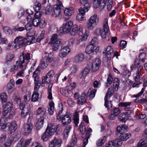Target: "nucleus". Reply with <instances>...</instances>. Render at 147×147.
I'll use <instances>...</instances> for the list:
<instances>
[{
    "label": "nucleus",
    "instance_id": "nucleus-1",
    "mask_svg": "<svg viewBox=\"0 0 147 147\" xmlns=\"http://www.w3.org/2000/svg\"><path fill=\"white\" fill-rule=\"evenodd\" d=\"M62 126L58 124L57 126L51 123L49 124L47 127L43 135L41 136V139L43 141H46L52 136L55 131L58 132L61 130Z\"/></svg>",
    "mask_w": 147,
    "mask_h": 147
},
{
    "label": "nucleus",
    "instance_id": "nucleus-2",
    "mask_svg": "<svg viewBox=\"0 0 147 147\" xmlns=\"http://www.w3.org/2000/svg\"><path fill=\"white\" fill-rule=\"evenodd\" d=\"M30 42L27 38L21 36L17 37L14 39L13 47L18 49L23 46L29 45Z\"/></svg>",
    "mask_w": 147,
    "mask_h": 147
},
{
    "label": "nucleus",
    "instance_id": "nucleus-3",
    "mask_svg": "<svg viewBox=\"0 0 147 147\" xmlns=\"http://www.w3.org/2000/svg\"><path fill=\"white\" fill-rule=\"evenodd\" d=\"M53 53L51 52L48 53L47 52H45V54L43 56L42 59L40 62L41 67L42 69H44L46 68L48 65V62H51L53 60L52 57Z\"/></svg>",
    "mask_w": 147,
    "mask_h": 147
},
{
    "label": "nucleus",
    "instance_id": "nucleus-4",
    "mask_svg": "<svg viewBox=\"0 0 147 147\" xmlns=\"http://www.w3.org/2000/svg\"><path fill=\"white\" fill-rule=\"evenodd\" d=\"M62 40L58 38V36L56 34H53L51 38L50 42L53 44L52 49L53 51H57L62 45Z\"/></svg>",
    "mask_w": 147,
    "mask_h": 147
},
{
    "label": "nucleus",
    "instance_id": "nucleus-5",
    "mask_svg": "<svg viewBox=\"0 0 147 147\" xmlns=\"http://www.w3.org/2000/svg\"><path fill=\"white\" fill-rule=\"evenodd\" d=\"M20 108L22 110L21 116L22 117L25 118L28 115L30 109L29 105L26 104L24 105L23 103H20L19 105Z\"/></svg>",
    "mask_w": 147,
    "mask_h": 147
},
{
    "label": "nucleus",
    "instance_id": "nucleus-6",
    "mask_svg": "<svg viewBox=\"0 0 147 147\" xmlns=\"http://www.w3.org/2000/svg\"><path fill=\"white\" fill-rule=\"evenodd\" d=\"M131 102H121L119 104V106L120 107H125V110L126 112L124 113L129 118L131 116V115L133 113V111L130 109L129 107H127L129 106L131 104Z\"/></svg>",
    "mask_w": 147,
    "mask_h": 147
},
{
    "label": "nucleus",
    "instance_id": "nucleus-7",
    "mask_svg": "<svg viewBox=\"0 0 147 147\" xmlns=\"http://www.w3.org/2000/svg\"><path fill=\"white\" fill-rule=\"evenodd\" d=\"M98 21V18L96 14L90 17L89 19L87 24V26L89 30H92L93 28L94 24H96Z\"/></svg>",
    "mask_w": 147,
    "mask_h": 147
},
{
    "label": "nucleus",
    "instance_id": "nucleus-8",
    "mask_svg": "<svg viewBox=\"0 0 147 147\" xmlns=\"http://www.w3.org/2000/svg\"><path fill=\"white\" fill-rule=\"evenodd\" d=\"M58 3L57 4L55 5L53 7V13L55 17L59 16L60 14L61 11V8L63 7L62 4L61 2L59 0L58 1Z\"/></svg>",
    "mask_w": 147,
    "mask_h": 147
},
{
    "label": "nucleus",
    "instance_id": "nucleus-9",
    "mask_svg": "<svg viewBox=\"0 0 147 147\" xmlns=\"http://www.w3.org/2000/svg\"><path fill=\"white\" fill-rule=\"evenodd\" d=\"M3 116L0 120V125L1 126V129H4L6 127L5 123L8 121V112H3Z\"/></svg>",
    "mask_w": 147,
    "mask_h": 147
},
{
    "label": "nucleus",
    "instance_id": "nucleus-10",
    "mask_svg": "<svg viewBox=\"0 0 147 147\" xmlns=\"http://www.w3.org/2000/svg\"><path fill=\"white\" fill-rule=\"evenodd\" d=\"M42 16L41 12L36 13L32 21L33 25L36 27L39 26V24L41 20L40 18Z\"/></svg>",
    "mask_w": 147,
    "mask_h": 147
},
{
    "label": "nucleus",
    "instance_id": "nucleus-11",
    "mask_svg": "<svg viewBox=\"0 0 147 147\" xmlns=\"http://www.w3.org/2000/svg\"><path fill=\"white\" fill-rule=\"evenodd\" d=\"M7 125V127H8V131L10 134L14 132L17 128V125L15 121L11 123L8 122Z\"/></svg>",
    "mask_w": 147,
    "mask_h": 147
},
{
    "label": "nucleus",
    "instance_id": "nucleus-12",
    "mask_svg": "<svg viewBox=\"0 0 147 147\" xmlns=\"http://www.w3.org/2000/svg\"><path fill=\"white\" fill-rule=\"evenodd\" d=\"M82 29L81 26L75 24L72 26L69 33L71 35H74L76 34L78 31L82 32Z\"/></svg>",
    "mask_w": 147,
    "mask_h": 147
},
{
    "label": "nucleus",
    "instance_id": "nucleus-13",
    "mask_svg": "<svg viewBox=\"0 0 147 147\" xmlns=\"http://www.w3.org/2000/svg\"><path fill=\"white\" fill-rule=\"evenodd\" d=\"M73 24V22L70 21L63 24L62 27L66 33H69Z\"/></svg>",
    "mask_w": 147,
    "mask_h": 147
},
{
    "label": "nucleus",
    "instance_id": "nucleus-14",
    "mask_svg": "<svg viewBox=\"0 0 147 147\" xmlns=\"http://www.w3.org/2000/svg\"><path fill=\"white\" fill-rule=\"evenodd\" d=\"M99 48L97 47H94L93 45H87L85 49V52L86 54H89L92 52H94V50L96 52L98 51Z\"/></svg>",
    "mask_w": 147,
    "mask_h": 147
},
{
    "label": "nucleus",
    "instance_id": "nucleus-15",
    "mask_svg": "<svg viewBox=\"0 0 147 147\" xmlns=\"http://www.w3.org/2000/svg\"><path fill=\"white\" fill-rule=\"evenodd\" d=\"M33 127L32 124L31 123H28L27 124H25L24 127V135H26L30 133Z\"/></svg>",
    "mask_w": 147,
    "mask_h": 147
},
{
    "label": "nucleus",
    "instance_id": "nucleus-16",
    "mask_svg": "<svg viewBox=\"0 0 147 147\" xmlns=\"http://www.w3.org/2000/svg\"><path fill=\"white\" fill-rule=\"evenodd\" d=\"M101 65V61L99 59H96L95 61L92 64L91 67L92 71H96L98 69Z\"/></svg>",
    "mask_w": 147,
    "mask_h": 147
},
{
    "label": "nucleus",
    "instance_id": "nucleus-17",
    "mask_svg": "<svg viewBox=\"0 0 147 147\" xmlns=\"http://www.w3.org/2000/svg\"><path fill=\"white\" fill-rule=\"evenodd\" d=\"M71 121V118L69 115L65 114L62 118V122L63 125L69 124Z\"/></svg>",
    "mask_w": 147,
    "mask_h": 147
},
{
    "label": "nucleus",
    "instance_id": "nucleus-18",
    "mask_svg": "<svg viewBox=\"0 0 147 147\" xmlns=\"http://www.w3.org/2000/svg\"><path fill=\"white\" fill-rule=\"evenodd\" d=\"M70 51V50L68 47H64L62 49L60 53H59V56L61 58L65 57Z\"/></svg>",
    "mask_w": 147,
    "mask_h": 147
},
{
    "label": "nucleus",
    "instance_id": "nucleus-19",
    "mask_svg": "<svg viewBox=\"0 0 147 147\" xmlns=\"http://www.w3.org/2000/svg\"><path fill=\"white\" fill-rule=\"evenodd\" d=\"M114 92V89L113 87L111 86L109 88L105 97V101L106 102L107 101L108 98L113 96Z\"/></svg>",
    "mask_w": 147,
    "mask_h": 147
},
{
    "label": "nucleus",
    "instance_id": "nucleus-20",
    "mask_svg": "<svg viewBox=\"0 0 147 147\" xmlns=\"http://www.w3.org/2000/svg\"><path fill=\"white\" fill-rule=\"evenodd\" d=\"M113 49L110 46H108L105 49V52H103V53H105V55L107 57V59L110 60L111 59V55L113 53Z\"/></svg>",
    "mask_w": 147,
    "mask_h": 147
},
{
    "label": "nucleus",
    "instance_id": "nucleus-21",
    "mask_svg": "<svg viewBox=\"0 0 147 147\" xmlns=\"http://www.w3.org/2000/svg\"><path fill=\"white\" fill-rule=\"evenodd\" d=\"M89 34V32L88 31H86L82 38L79 40V44L81 45V46L82 47H85V41L86 40Z\"/></svg>",
    "mask_w": 147,
    "mask_h": 147
},
{
    "label": "nucleus",
    "instance_id": "nucleus-22",
    "mask_svg": "<svg viewBox=\"0 0 147 147\" xmlns=\"http://www.w3.org/2000/svg\"><path fill=\"white\" fill-rule=\"evenodd\" d=\"M44 117L42 116L40 117L36 123V128L37 130H39L43 127L44 123Z\"/></svg>",
    "mask_w": 147,
    "mask_h": 147
},
{
    "label": "nucleus",
    "instance_id": "nucleus-23",
    "mask_svg": "<svg viewBox=\"0 0 147 147\" xmlns=\"http://www.w3.org/2000/svg\"><path fill=\"white\" fill-rule=\"evenodd\" d=\"M15 82L12 80H10V82L7 85V90L9 94H11L14 89Z\"/></svg>",
    "mask_w": 147,
    "mask_h": 147
},
{
    "label": "nucleus",
    "instance_id": "nucleus-24",
    "mask_svg": "<svg viewBox=\"0 0 147 147\" xmlns=\"http://www.w3.org/2000/svg\"><path fill=\"white\" fill-rule=\"evenodd\" d=\"M61 142L60 140L55 139L52 140L49 144V147H60L61 145Z\"/></svg>",
    "mask_w": 147,
    "mask_h": 147
},
{
    "label": "nucleus",
    "instance_id": "nucleus-25",
    "mask_svg": "<svg viewBox=\"0 0 147 147\" xmlns=\"http://www.w3.org/2000/svg\"><path fill=\"white\" fill-rule=\"evenodd\" d=\"M75 12L74 8L72 7L66 8L64 10V13L65 15L71 16L73 15Z\"/></svg>",
    "mask_w": 147,
    "mask_h": 147
},
{
    "label": "nucleus",
    "instance_id": "nucleus-26",
    "mask_svg": "<svg viewBox=\"0 0 147 147\" xmlns=\"http://www.w3.org/2000/svg\"><path fill=\"white\" fill-rule=\"evenodd\" d=\"M30 55V53H27L25 55L20 56L19 61L22 64L24 63L25 60L27 61L30 60L31 58Z\"/></svg>",
    "mask_w": 147,
    "mask_h": 147
},
{
    "label": "nucleus",
    "instance_id": "nucleus-27",
    "mask_svg": "<svg viewBox=\"0 0 147 147\" xmlns=\"http://www.w3.org/2000/svg\"><path fill=\"white\" fill-rule=\"evenodd\" d=\"M109 32L105 31L104 30H103L98 28L95 30V33L97 35L100 34L102 38H106V33Z\"/></svg>",
    "mask_w": 147,
    "mask_h": 147
},
{
    "label": "nucleus",
    "instance_id": "nucleus-28",
    "mask_svg": "<svg viewBox=\"0 0 147 147\" xmlns=\"http://www.w3.org/2000/svg\"><path fill=\"white\" fill-rule=\"evenodd\" d=\"M89 0H80V3L84 6V8L86 9L87 11H88V9L91 7L90 3H88Z\"/></svg>",
    "mask_w": 147,
    "mask_h": 147
},
{
    "label": "nucleus",
    "instance_id": "nucleus-29",
    "mask_svg": "<svg viewBox=\"0 0 147 147\" xmlns=\"http://www.w3.org/2000/svg\"><path fill=\"white\" fill-rule=\"evenodd\" d=\"M12 102H7L4 108L3 112L8 113V112L11 111V108H12Z\"/></svg>",
    "mask_w": 147,
    "mask_h": 147
},
{
    "label": "nucleus",
    "instance_id": "nucleus-30",
    "mask_svg": "<svg viewBox=\"0 0 147 147\" xmlns=\"http://www.w3.org/2000/svg\"><path fill=\"white\" fill-rule=\"evenodd\" d=\"M84 55L82 53H79L77 55L75 58V62L76 63H79L82 62L83 60Z\"/></svg>",
    "mask_w": 147,
    "mask_h": 147
},
{
    "label": "nucleus",
    "instance_id": "nucleus-31",
    "mask_svg": "<svg viewBox=\"0 0 147 147\" xmlns=\"http://www.w3.org/2000/svg\"><path fill=\"white\" fill-rule=\"evenodd\" d=\"M138 147H147V140L144 138L141 140L138 143Z\"/></svg>",
    "mask_w": 147,
    "mask_h": 147
},
{
    "label": "nucleus",
    "instance_id": "nucleus-32",
    "mask_svg": "<svg viewBox=\"0 0 147 147\" xmlns=\"http://www.w3.org/2000/svg\"><path fill=\"white\" fill-rule=\"evenodd\" d=\"M131 135L129 134L125 133L122 132L120 134V138L122 141H126L130 137Z\"/></svg>",
    "mask_w": 147,
    "mask_h": 147
},
{
    "label": "nucleus",
    "instance_id": "nucleus-33",
    "mask_svg": "<svg viewBox=\"0 0 147 147\" xmlns=\"http://www.w3.org/2000/svg\"><path fill=\"white\" fill-rule=\"evenodd\" d=\"M119 120L121 121L125 122L129 119L127 115L124 113H121L118 117Z\"/></svg>",
    "mask_w": 147,
    "mask_h": 147
},
{
    "label": "nucleus",
    "instance_id": "nucleus-34",
    "mask_svg": "<svg viewBox=\"0 0 147 147\" xmlns=\"http://www.w3.org/2000/svg\"><path fill=\"white\" fill-rule=\"evenodd\" d=\"M20 68H22L23 67V66L18 61L16 62V65H13L11 68L10 71L11 72L17 69L18 68V66Z\"/></svg>",
    "mask_w": 147,
    "mask_h": 147
},
{
    "label": "nucleus",
    "instance_id": "nucleus-35",
    "mask_svg": "<svg viewBox=\"0 0 147 147\" xmlns=\"http://www.w3.org/2000/svg\"><path fill=\"white\" fill-rule=\"evenodd\" d=\"M50 77L47 75L45 76L42 77V81H41L42 84H45V83H49L51 82V78Z\"/></svg>",
    "mask_w": 147,
    "mask_h": 147
},
{
    "label": "nucleus",
    "instance_id": "nucleus-36",
    "mask_svg": "<svg viewBox=\"0 0 147 147\" xmlns=\"http://www.w3.org/2000/svg\"><path fill=\"white\" fill-rule=\"evenodd\" d=\"M79 114L77 112H76L74 115L73 119L74 120V123L76 126L78 125L79 123Z\"/></svg>",
    "mask_w": 147,
    "mask_h": 147
},
{
    "label": "nucleus",
    "instance_id": "nucleus-37",
    "mask_svg": "<svg viewBox=\"0 0 147 147\" xmlns=\"http://www.w3.org/2000/svg\"><path fill=\"white\" fill-rule=\"evenodd\" d=\"M59 112L57 116V119L58 120H61V113L63 111V105L62 104H60L59 106Z\"/></svg>",
    "mask_w": 147,
    "mask_h": 147
},
{
    "label": "nucleus",
    "instance_id": "nucleus-38",
    "mask_svg": "<svg viewBox=\"0 0 147 147\" xmlns=\"http://www.w3.org/2000/svg\"><path fill=\"white\" fill-rule=\"evenodd\" d=\"M71 128L70 125H69L66 127L64 132V137L66 139L67 137Z\"/></svg>",
    "mask_w": 147,
    "mask_h": 147
},
{
    "label": "nucleus",
    "instance_id": "nucleus-39",
    "mask_svg": "<svg viewBox=\"0 0 147 147\" xmlns=\"http://www.w3.org/2000/svg\"><path fill=\"white\" fill-rule=\"evenodd\" d=\"M93 3L95 8H97L99 7L102 8V5L101 0H93Z\"/></svg>",
    "mask_w": 147,
    "mask_h": 147
},
{
    "label": "nucleus",
    "instance_id": "nucleus-40",
    "mask_svg": "<svg viewBox=\"0 0 147 147\" xmlns=\"http://www.w3.org/2000/svg\"><path fill=\"white\" fill-rule=\"evenodd\" d=\"M143 69V67L142 66H140L139 68L138 69L137 73L136 74V76L135 78V82L139 81L140 79V74L141 70Z\"/></svg>",
    "mask_w": 147,
    "mask_h": 147
},
{
    "label": "nucleus",
    "instance_id": "nucleus-41",
    "mask_svg": "<svg viewBox=\"0 0 147 147\" xmlns=\"http://www.w3.org/2000/svg\"><path fill=\"white\" fill-rule=\"evenodd\" d=\"M79 129L82 134H84L86 131V127L84 125V122L81 123L79 125Z\"/></svg>",
    "mask_w": 147,
    "mask_h": 147
},
{
    "label": "nucleus",
    "instance_id": "nucleus-42",
    "mask_svg": "<svg viewBox=\"0 0 147 147\" xmlns=\"http://www.w3.org/2000/svg\"><path fill=\"white\" fill-rule=\"evenodd\" d=\"M14 57V55L13 54H9L7 55L6 59V63L7 64H9V62L11 61Z\"/></svg>",
    "mask_w": 147,
    "mask_h": 147
},
{
    "label": "nucleus",
    "instance_id": "nucleus-43",
    "mask_svg": "<svg viewBox=\"0 0 147 147\" xmlns=\"http://www.w3.org/2000/svg\"><path fill=\"white\" fill-rule=\"evenodd\" d=\"M46 111V110L44 108L39 107L37 110V113L36 114L37 115L41 114L43 116V115L45 113Z\"/></svg>",
    "mask_w": 147,
    "mask_h": 147
},
{
    "label": "nucleus",
    "instance_id": "nucleus-44",
    "mask_svg": "<svg viewBox=\"0 0 147 147\" xmlns=\"http://www.w3.org/2000/svg\"><path fill=\"white\" fill-rule=\"evenodd\" d=\"M95 90H91L89 89L87 92V95L86 96L87 97H89L90 98H93L95 96Z\"/></svg>",
    "mask_w": 147,
    "mask_h": 147
},
{
    "label": "nucleus",
    "instance_id": "nucleus-45",
    "mask_svg": "<svg viewBox=\"0 0 147 147\" xmlns=\"http://www.w3.org/2000/svg\"><path fill=\"white\" fill-rule=\"evenodd\" d=\"M103 30L106 31H109V28L108 25V20L105 19L103 21Z\"/></svg>",
    "mask_w": 147,
    "mask_h": 147
},
{
    "label": "nucleus",
    "instance_id": "nucleus-46",
    "mask_svg": "<svg viewBox=\"0 0 147 147\" xmlns=\"http://www.w3.org/2000/svg\"><path fill=\"white\" fill-rule=\"evenodd\" d=\"M54 105V103L53 102H51L49 103V107L48 109V111L50 115L52 114L53 113Z\"/></svg>",
    "mask_w": 147,
    "mask_h": 147
},
{
    "label": "nucleus",
    "instance_id": "nucleus-47",
    "mask_svg": "<svg viewBox=\"0 0 147 147\" xmlns=\"http://www.w3.org/2000/svg\"><path fill=\"white\" fill-rule=\"evenodd\" d=\"M106 140V137L105 136L102 137L97 141L96 143L97 145L98 146H102L105 142Z\"/></svg>",
    "mask_w": 147,
    "mask_h": 147
},
{
    "label": "nucleus",
    "instance_id": "nucleus-48",
    "mask_svg": "<svg viewBox=\"0 0 147 147\" xmlns=\"http://www.w3.org/2000/svg\"><path fill=\"white\" fill-rule=\"evenodd\" d=\"M90 134L89 133L87 132L86 134V138L84 139L83 144V147H85L88 143V140L89 138Z\"/></svg>",
    "mask_w": 147,
    "mask_h": 147
},
{
    "label": "nucleus",
    "instance_id": "nucleus-49",
    "mask_svg": "<svg viewBox=\"0 0 147 147\" xmlns=\"http://www.w3.org/2000/svg\"><path fill=\"white\" fill-rule=\"evenodd\" d=\"M113 79L112 76L110 74H108V77L107 78L106 86L108 87L112 83Z\"/></svg>",
    "mask_w": 147,
    "mask_h": 147
},
{
    "label": "nucleus",
    "instance_id": "nucleus-50",
    "mask_svg": "<svg viewBox=\"0 0 147 147\" xmlns=\"http://www.w3.org/2000/svg\"><path fill=\"white\" fill-rule=\"evenodd\" d=\"M12 99L14 101H16L17 104H20L21 99L18 94L16 93L14 94L12 96Z\"/></svg>",
    "mask_w": 147,
    "mask_h": 147
},
{
    "label": "nucleus",
    "instance_id": "nucleus-51",
    "mask_svg": "<svg viewBox=\"0 0 147 147\" xmlns=\"http://www.w3.org/2000/svg\"><path fill=\"white\" fill-rule=\"evenodd\" d=\"M114 146L118 147L121 146L122 144V141L120 138L116 139L115 141H113Z\"/></svg>",
    "mask_w": 147,
    "mask_h": 147
},
{
    "label": "nucleus",
    "instance_id": "nucleus-52",
    "mask_svg": "<svg viewBox=\"0 0 147 147\" xmlns=\"http://www.w3.org/2000/svg\"><path fill=\"white\" fill-rule=\"evenodd\" d=\"M120 112L119 109L118 108L115 107L113 108L111 111V113H112L115 116H117Z\"/></svg>",
    "mask_w": 147,
    "mask_h": 147
},
{
    "label": "nucleus",
    "instance_id": "nucleus-53",
    "mask_svg": "<svg viewBox=\"0 0 147 147\" xmlns=\"http://www.w3.org/2000/svg\"><path fill=\"white\" fill-rule=\"evenodd\" d=\"M38 94L36 92H34L32 96L31 100L35 102L38 100Z\"/></svg>",
    "mask_w": 147,
    "mask_h": 147
},
{
    "label": "nucleus",
    "instance_id": "nucleus-54",
    "mask_svg": "<svg viewBox=\"0 0 147 147\" xmlns=\"http://www.w3.org/2000/svg\"><path fill=\"white\" fill-rule=\"evenodd\" d=\"M39 24V26L40 28H44L47 25V22L45 19H41Z\"/></svg>",
    "mask_w": 147,
    "mask_h": 147
},
{
    "label": "nucleus",
    "instance_id": "nucleus-55",
    "mask_svg": "<svg viewBox=\"0 0 147 147\" xmlns=\"http://www.w3.org/2000/svg\"><path fill=\"white\" fill-rule=\"evenodd\" d=\"M4 32L7 34L10 35L11 34L12 31L11 29L8 27L5 26L3 28Z\"/></svg>",
    "mask_w": 147,
    "mask_h": 147
},
{
    "label": "nucleus",
    "instance_id": "nucleus-56",
    "mask_svg": "<svg viewBox=\"0 0 147 147\" xmlns=\"http://www.w3.org/2000/svg\"><path fill=\"white\" fill-rule=\"evenodd\" d=\"M98 43L97 38L96 37H94L91 40L90 44L93 45L94 47H96V45Z\"/></svg>",
    "mask_w": 147,
    "mask_h": 147
},
{
    "label": "nucleus",
    "instance_id": "nucleus-57",
    "mask_svg": "<svg viewBox=\"0 0 147 147\" xmlns=\"http://www.w3.org/2000/svg\"><path fill=\"white\" fill-rule=\"evenodd\" d=\"M84 16L80 13L78 14L76 16V20L79 21L84 20H85Z\"/></svg>",
    "mask_w": 147,
    "mask_h": 147
},
{
    "label": "nucleus",
    "instance_id": "nucleus-58",
    "mask_svg": "<svg viewBox=\"0 0 147 147\" xmlns=\"http://www.w3.org/2000/svg\"><path fill=\"white\" fill-rule=\"evenodd\" d=\"M24 27L19 26V25H17L13 27V29L14 31L18 30L19 31H22L24 30Z\"/></svg>",
    "mask_w": 147,
    "mask_h": 147
},
{
    "label": "nucleus",
    "instance_id": "nucleus-59",
    "mask_svg": "<svg viewBox=\"0 0 147 147\" xmlns=\"http://www.w3.org/2000/svg\"><path fill=\"white\" fill-rule=\"evenodd\" d=\"M90 69L87 68H86L83 70L81 72V75L82 77L86 76L89 72Z\"/></svg>",
    "mask_w": 147,
    "mask_h": 147
},
{
    "label": "nucleus",
    "instance_id": "nucleus-60",
    "mask_svg": "<svg viewBox=\"0 0 147 147\" xmlns=\"http://www.w3.org/2000/svg\"><path fill=\"white\" fill-rule=\"evenodd\" d=\"M15 114V112L14 111H10L8 112V119H12Z\"/></svg>",
    "mask_w": 147,
    "mask_h": 147
},
{
    "label": "nucleus",
    "instance_id": "nucleus-61",
    "mask_svg": "<svg viewBox=\"0 0 147 147\" xmlns=\"http://www.w3.org/2000/svg\"><path fill=\"white\" fill-rule=\"evenodd\" d=\"M77 142V139L75 137H74L72 138V139L70 142V145L68 146H69V147H73L76 144Z\"/></svg>",
    "mask_w": 147,
    "mask_h": 147
},
{
    "label": "nucleus",
    "instance_id": "nucleus-62",
    "mask_svg": "<svg viewBox=\"0 0 147 147\" xmlns=\"http://www.w3.org/2000/svg\"><path fill=\"white\" fill-rule=\"evenodd\" d=\"M146 55V53H141L139 57V60L142 61L143 62H144Z\"/></svg>",
    "mask_w": 147,
    "mask_h": 147
},
{
    "label": "nucleus",
    "instance_id": "nucleus-63",
    "mask_svg": "<svg viewBox=\"0 0 147 147\" xmlns=\"http://www.w3.org/2000/svg\"><path fill=\"white\" fill-rule=\"evenodd\" d=\"M1 99L3 102H6L7 99V96L5 93H2L0 95Z\"/></svg>",
    "mask_w": 147,
    "mask_h": 147
},
{
    "label": "nucleus",
    "instance_id": "nucleus-64",
    "mask_svg": "<svg viewBox=\"0 0 147 147\" xmlns=\"http://www.w3.org/2000/svg\"><path fill=\"white\" fill-rule=\"evenodd\" d=\"M79 98L82 101V102L84 103L87 98V96L86 95V93H83L82 94L81 96Z\"/></svg>",
    "mask_w": 147,
    "mask_h": 147
}]
</instances>
